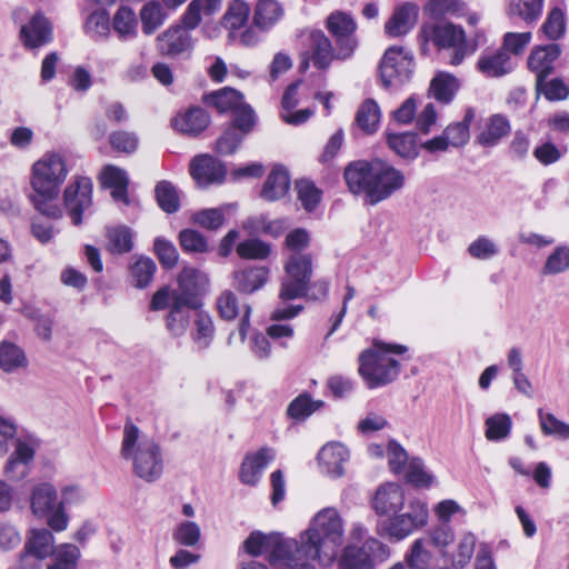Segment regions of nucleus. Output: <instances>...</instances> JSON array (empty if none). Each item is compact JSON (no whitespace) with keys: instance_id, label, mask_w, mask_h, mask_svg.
<instances>
[{"instance_id":"1","label":"nucleus","mask_w":569,"mask_h":569,"mask_svg":"<svg viewBox=\"0 0 569 569\" xmlns=\"http://www.w3.org/2000/svg\"><path fill=\"white\" fill-rule=\"evenodd\" d=\"M345 523L336 508L318 511L296 540L295 553L298 562L316 561L322 568L331 567L343 543Z\"/></svg>"},{"instance_id":"2","label":"nucleus","mask_w":569,"mask_h":569,"mask_svg":"<svg viewBox=\"0 0 569 569\" xmlns=\"http://www.w3.org/2000/svg\"><path fill=\"white\" fill-rule=\"evenodd\" d=\"M68 174L66 157L59 151H47L31 164V193L28 198L38 212L50 219L62 217L63 210L58 199Z\"/></svg>"},{"instance_id":"3","label":"nucleus","mask_w":569,"mask_h":569,"mask_svg":"<svg viewBox=\"0 0 569 569\" xmlns=\"http://www.w3.org/2000/svg\"><path fill=\"white\" fill-rule=\"evenodd\" d=\"M345 180L352 193L365 192L371 204L387 200L406 183L403 172L381 159L350 163L345 170Z\"/></svg>"},{"instance_id":"4","label":"nucleus","mask_w":569,"mask_h":569,"mask_svg":"<svg viewBox=\"0 0 569 569\" xmlns=\"http://www.w3.org/2000/svg\"><path fill=\"white\" fill-rule=\"evenodd\" d=\"M120 455L131 463L132 472L139 479L151 483L161 478L164 459L160 445L132 422L123 427Z\"/></svg>"},{"instance_id":"5","label":"nucleus","mask_w":569,"mask_h":569,"mask_svg":"<svg viewBox=\"0 0 569 569\" xmlns=\"http://www.w3.org/2000/svg\"><path fill=\"white\" fill-rule=\"evenodd\" d=\"M406 351V346L380 340H375L371 347L362 350L358 357V373L366 386L377 389L395 381L401 369L395 356Z\"/></svg>"},{"instance_id":"6","label":"nucleus","mask_w":569,"mask_h":569,"mask_svg":"<svg viewBox=\"0 0 569 569\" xmlns=\"http://www.w3.org/2000/svg\"><path fill=\"white\" fill-rule=\"evenodd\" d=\"M423 43H433L438 48H452L450 64L459 66L466 57L471 56L478 44L467 41L465 30L451 22L425 23L420 29Z\"/></svg>"},{"instance_id":"7","label":"nucleus","mask_w":569,"mask_h":569,"mask_svg":"<svg viewBox=\"0 0 569 569\" xmlns=\"http://www.w3.org/2000/svg\"><path fill=\"white\" fill-rule=\"evenodd\" d=\"M429 510L427 503L418 498L408 501V511L393 513L392 517L380 521L377 526L379 536L400 541L423 528L428 523Z\"/></svg>"},{"instance_id":"8","label":"nucleus","mask_w":569,"mask_h":569,"mask_svg":"<svg viewBox=\"0 0 569 569\" xmlns=\"http://www.w3.org/2000/svg\"><path fill=\"white\" fill-rule=\"evenodd\" d=\"M242 546L244 551L252 557H259L268 552L269 562L274 567H283L286 562L295 563V561H298L295 553V539H281L273 535L253 531L243 541Z\"/></svg>"},{"instance_id":"9","label":"nucleus","mask_w":569,"mask_h":569,"mask_svg":"<svg viewBox=\"0 0 569 569\" xmlns=\"http://www.w3.org/2000/svg\"><path fill=\"white\" fill-rule=\"evenodd\" d=\"M284 272L279 299L284 301L305 297L312 276V256L307 252L290 253Z\"/></svg>"},{"instance_id":"10","label":"nucleus","mask_w":569,"mask_h":569,"mask_svg":"<svg viewBox=\"0 0 569 569\" xmlns=\"http://www.w3.org/2000/svg\"><path fill=\"white\" fill-rule=\"evenodd\" d=\"M413 56L402 47L386 50L380 66V78L385 88L405 84L413 72Z\"/></svg>"},{"instance_id":"11","label":"nucleus","mask_w":569,"mask_h":569,"mask_svg":"<svg viewBox=\"0 0 569 569\" xmlns=\"http://www.w3.org/2000/svg\"><path fill=\"white\" fill-rule=\"evenodd\" d=\"M389 557L388 547L376 538L365 540L362 547L348 545L338 560L340 569H375L372 558L380 561Z\"/></svg>"},{"instance_id":"12","label":"nucleus","mask_w":569,"mask_h":569,"mask_svg":"<svg viewBox=\"0 0 569 569\" xmlns=\"http://www.w3.org/2000/svg\"><path fill=\"white\" fill-rule=\"evenodd\" d=\"M38 447L39 442L32 436L18 438L4 465V476L11 481H21L27 478L31 472Z\"/></svg>"},{"instance_id":"13","label":"nucleus","mask_w":569,"mask_h":569,"mask_svg":"<svg viewBox=\"0 0 569 569\" xmlns=\"http://www.w3.org/2000/svg\"><path fill=\"white\" fill-rule=\"evenodd\" d=\"M327 29L336 40L337 59H349L358 46L355 37L357 23L353 18L347 12L335 11L327 19Z\"/></svg>"},{"instance_id":"14","label":"nucleus","mask_w":569,"mask_h":569,"mask_svg":"<svg viewBox=\"0 0 569 569\" xmlns=\"http://www.w3.org/2000/svg\"><path fill=\"white\" fill-rule=\"evenodd\" d=\"M92 188L93 186L90 178L77 176L64 189V207L76 226L81 223L82 213L89 209L92 203Z\"/></svg>"},{"instance_id":"15","label":"nucleus","mask_w":569,"mask_h":569,"mask_svg":"<svg viewBox=\"0 0 569 569\" xmlns=\"http://www.w3.org/2000/svg\"><path fill=\"white\" fill-rule=\"evenodd\" d=\"M348 448L339 441H330L321 447L317 460L321 473L337 479L345 475V465L349 461Z\"/></svg>"},{"instance_id":"16","label":"nucleus","mask_w":569,"mask_h":569,"mask_svg":"<svg viewBox=\"0 0 569 569\" xmlns=\"http://www.w3.org/2000/svg\"><path fill=\"white\" fill-rule=\"evenodd\" d=\"M560 53L561 48L557 43L536 46L531 50L527 66L529 70L535 73L538 86L553 72Z\"/></svg>"},{"instance_id":"17","label":"nucleus","mask_w":569,"mask_h":569,"mask_svg":"<svg viewBox=\"0 0 569 569\" xmlns=\"http://www.w3.org/2000/svg\"><path fill=\"white\" fill-rule=\"evenodd\" d=\"M194 46L190 31L181 26H171L157 38L158 50L166 56L189 53Z\"/></svg>"},{"instance_id":"18","label":"nucleus","mask_w":569,"mask_h":569,"mask_svg":"<svg viewBox=\"0 0 569 569\" xmlns=\"http://www.w3.org/2000/svg\"><path fill=\"white\" fill-rule=\"evenodd\" d=\"M190 173L199 186L206 187L211 183H221L227 170L217 158L210 154H201L191 161Z\"/></svg>"},{"instance_id":"19","label":"nucleus","mask_w":569,"mask_h":569,"mask_svg":"<svg viewBox=\"0 0 569 569\" xmlns=\"http://www.w3.org/2000/svg\"><path fill=\"white\" fill-rule=\"evenodd\" d=\"M86 500L84 490L77 485H68L61 489V498L57 510L49 517L48 526L54 531H63L68 528L69 516L66 508L78 506Z\"/></svg>"},{"instance_id":"20","label":"nucleus","mask_w":569,"mask_h":569,"mask_svg":"<svg viewBox=\"0 0 569 569\" xmlns=\"http://www.w3.org/2000/svg\"><path fill=\"white\" fill-rule=\"evenodd\" d=\"M270 278L266 266H250L236 270L232 274L233 288L243 295H252L262 289Z\"/></svg>"},{"instance_id":"21","label":"nucleus","mask_w":569,"mask_h":569,"mask_svg":"<svg viewBox=\"0 0 569 569\" xmlns=\"http://www.w3.org/2000/svg\"><path fill=\"white\" fill-rule=\"evenodd\" d=\"M284 17L278 0H257L252 9V24L262 33L271 31Z\"/></svg>"},{"instance_id":"22","label":"nucleus","mask_w":569,"mask_h":569,"mask_svg":"<svg viewBox=\"0 0 569 569\" xmlns=\"http://www.w3.org/2000/svg\"><path fill=\"white\" fill-rule=\"evenodd\" d=\"M20 38L24 47L40 48L52 40V28L49 20L40 12L21 27Z\"/></svg>"},{"instance_id":"23","label":"nucleus","mask_w":569,"mask_h":569,"mask_svg":"<svg viewBox=\"0 0 569 569\" xmlns=\"http://www.w3.org/2000/svg\"><path fill=\"white\" fill-rule=\"evenodd\" d=\"M406 501L401 486L392 482L380 486L373 498V509L378 515H393L399 512Z\"/></svg>"},{"instance_id":"24","label":"nucleus","mask_w":569,"mask_h":569,"mask_svg":"<svg viewBox=\"0 0 569 569\" xmlns=\"http://www.w3.org/2000/svg\"><path fill=\"white\" fill-rule=\"evenodd\" d=\"M510 130L511 126L507 117L500 113L491 114L482 120L476 140L485 148H492L507 137Z\"/></svg>"},{"instance_id":"25","label":"nucleus","mask_w":569,"mask_h":569,"mask_svg":"<svg viewBox=\"0 0 569 569\" xmlns=\"http://www.w3.org/2000/svg\"><path fill=\"white\" fill-rule=\"evenodd\" d=\"M419 8L415 3H403L393 10L385 24V32L392 38L407 34L417 23Z\"/></svg>"},{"instance_id":"26","label":"nucleus","mask_w":569,"mask_h":569,"mask_svg":"<svg viewBox=\"0 0 569 569\" xmlns=\"http://www.w3.org/2000/svg\"><path fill=\"white\" fill-rule=\"evenodd\" d=\"M276 453L270 448H261L246 456L240 470V479L244 485L254 486L260 480L267 466L274 459Z\"/></svg>"},{"instance_id":"27","label":"nucleus","mask_w":569,"mask_h":569,"mask_svg":"<svg viewBox=\"0 0 569 569\" xmlns=\"http://www.w3.org/2000/svg\"><path fill=\"white\" fill-rule=\"evenodd\" d=\"M202 274L193 268H184L178 277V291H173V300L188 305L189 308L200 307L198 299L199 283Z\"/></svg>"},{"instance_id":"28","label":"nucleus","mask_w":569,"mask_h":569,"mask_svg":"<svg viewBox=\"0 0 569 569\" xmlns=\"http://www.w3.org/2000/svg\"><path fill=\"white\" fill-rule=\"evenodd\" d=\"M31 510L40 518L49 517L57 510V490L50 482H41L33 487L30 497Z\"/></svg>"},{"instance_id":"29","label":"nucleus","mask_w":569,"mask_h":569,"mask_svg":"<svg viewBox=\"0 0 569 569\" xmlns=\"http://www.w3.org/2000/svg\"><path fill=\"white\" fill-rule=\"evenodd\" d=\"M478 70L488 78H498L511 72L515 63L511 57L505 50L483 53L478 62Z\"/></svg>"},{"instance_id":"30","label":"nucleus","mask_w":569,"mask_h":569,"mask_svg":"<svg viewBox=\"0 0 569 569\" xmlns=\"http://www.w3.org/2000/svg\"><path fill=\"white\" fill-rule=\"evenodd\" d=\"M209 122L210 118L208 113L199 107L190 108L172 119L173 128L189 136L199 134L208 127Z\"/></svg>"},{"instance_id":"31","label":"nucleus","mask_w":569,"mask_h":569,"mask_svg":"<svg viewBox=\"0 0 569 569\" xmlns=\"http://www.w3.org/2000/svg\"><path fill=\"white\" fill-rule=\"evenodd\" d=\"M222 0H192L181 17V27L194 30L201 22L202 13L211 16L220 10Z\"/></svg>"},{"instance_id":"32","label":"nucleus","mask_w":569,"mask_h":569,"mask_svg":"<svg viewBox=\"0 0 569 569\" xmlns=\"http://www.w3.org/2000/svg\"><path fill=\"white\" fill-rule=\"evenodd\" d=\"M100 179L104 187L112 189L111 196L114 200L128 202L129 178L126 170L107 164L101 171Z\"/></svg>"},{"instance_id":"33","label":"nucleus","mask_w":569,"mask_h":569,"mask_svg":"<svg viewBox=\"0 0 569 569\" xmlns=\"http://www.w3.org/2000/svg\"><path fill=\"white\" fill-rule=\"evenodd\" d=\"M290 188V178L281 166H274L261 189V197L267 201H276L286 196Z\"/></svg>"},{"instance_id":"34","label":"nucleus","mask_w":569,"mask_h":569,"mask_svg":"<svg viewBox=\"0 0 569 569\" xmlns=\"http://www.w3.org/2000/svg\"><path fill=\"white\" fill-rule=\"evenodd\" d=\"M249 16L250 8L246 1L232 0L229 3L221 23L223 28L229 31L230 38H237V33L247 26Z\"/></svg>"},{"instance_id":"35","label":"nucleus","mask_w":569,"mask_h":569,"mask_svg":"<svg viewBox=\"0 0 569 569\" xmlns=\"http://www.w3.org/2000/svg\"><path fill=\"white\" fill-rule=\"evenodd\" d=\"M53 543V535L48 529H32L26 542V556L22 559L28 556L44 559L53 553L56 548Z\"/></svg>"},{"instance_id":"36","label":"nucleus","mask_w":569,"mask_h":569,"mask_svg":"<svg viewBox=\"0 0 569 569\" xmlns=\"http://www.w3.org/2000/svg\"><path fill=\"white\" fill-rule=\"evenodd\" d=\"M112 28L119 40H133L138 36V19L133 9L120 6L113 14Z\"/></svg>"},{"instance_id":"37","label":"nucleus","mask_w":569,"mask_h":569,"mask_svg":"<svg viewBox=\"0 0 569 569\" xmlns=\"http://www.w3.org/2000/svg\"><path fill=\"white\" fill-rule=\"evenodd\" d=\"M192 309L194 310V317L191 337L198 349H206L214 338V325L211 316L201 310L200 307Z\"/></svg>"},{"instance_id":"38","label":"nucleus","mask_w":569,"mask_h":569,"mask_svg":"<svg viewBox=\"0 0 569 569\" xmlns=\"http://www.w3.org/2000/svg\"><path fill=\"white\" fill-rule=\"evenodd\" d=\"M142 32L153 34L168 19L166 8L158 0L146 2L139 12Z\"/></svg>"},{"instance_id":"39","label":"nucleus","mask_w":569,"mask_h":569,"mask_svg":"<svg viewBox=\"0 0 569 569\" xmlns=\"http://www.w3.org/2000/svg\"><path fill=\"white\" fill-rule=\"evenodd\" d=\"M388 147L400 158L413 160L419 154L417 134L415 132L387 133Z\"/></svg>"},{"instance_id":"40","label":"nucleus","mask_w":569,"mask_h":569,"mask_svg":"<svg viewBox=\"0 0 569 569\" xmlns=\"http://www.w3.org/2000/svg\"><path fill=\"white\" fill-rule=\"evenodd\" d=\"M206 101L208 104L213 106L220 113H232L244 102L243 96L230 87H224L209 93Z\"/></svg>"},{"instance_id":"41","label":"nucleus","mask_w":569,"mask_h":569,"mask_svg":"<svg viewBox=\"0 0 569 569\" xmlns=\"http://www.w3.org/2000/svg\"><path fill=\"white\" fill-rule=\"evenodd\" d=\"M541 31L549 40H558L566 32V3L563 1L553 6L543 24Z\"/></svg>"},{"instance_id":"42","label":"nucleus","mask_w":569,"mask_h":569,"mask_svg":"<svg viewBox=\"0 0 569 569\" xmlns=\"http://www.w3.org/2000/svg\"><path fill=\"white\" fill-rule=\"evenodd\" d=\"M485 436L489 441H503L511 432L512 419L508 413L497 412L485 421Z\"/></svg>"},{"instance_id":"43","label":"nucleus","mask_w":569,"mask_h":569,"mask_svg":"<svg viewBox=\"0 0 569 569\" xmlns=\"http://www.w3.org/2000/svg\"><path fill=\"white\" fill-rule=\"evenodd\" d=\"M171 536L178 546L192 548L201 540V528L192 520H181L173 527Z\"/></svg>"},{"instance_id":"44","label":"nucleus","mask_w":569,"mask_h":569,"mask_svg":"<svg viewBox=\"0 0 569 569\" xmlns=\"http://www.w3.org/2000/svg\"><path fill=\"white\" fill-rule=\"evenodd\" d=\"M458 88L459 82L453 76L441 72L432 79L430 92L437 101L447 104L452 101Z\"/></svg>"},{"instance_id":"45","label":"nucleus","mask_w":569,"mask_h":569,"mask_svg":"<svg viewBox=\"0 0 569 569\" xmlns=\"http://www.w3.org/2000/svg\"><path fill=\"white\" fill-rule=\"evenodd\" d=\"M380 118L381 112L378 103L372 99H368L359 107L356 122L363 132L373 133L379 127Z\"/></svg>"},{"instance_id":"46","label":"nucleus","mask_w":569,"mask_h":569,"mask_svg":"<svg viewBox=\"0 0 569 569\" xmlns=\"http://www.w3.org/2000/svg\"><path fill=\"white\" fill-rule=\"evenodd\" d=\"M157 266L151 258L139 257L129 269V274L132 284L136 288L143 289L150 284Z\"/></svg>"},{"instance_id":"47","label":"nucleus","mask_w":569,"mask_h":569,"mask_svg":"<svg viewBox=\"0 0 569 569\" xmlns=\"http://www.w3.org/2000/svg\"><path fill=\"white\" fill-rule=\"evenodd\" d=\"M312 63L318 69H326L330 66L337 52L333 53L331 41L322 32L312 34Z\"/></svg>"},{"instance_id":"48","label":"nucleus","mask_w":569,"mask_h":569,"mask_svg":"<svg viewBox=\"0 0 569 569\" xmlns=\"http://www.w3.org/2000/svg\"><path fill=\"white\" fill-rule=\"evenodd\" d=\"M543 8V0H509L508 12L528 23L537 21Z\"/></svg>"},{"instance_id":"49","label":"nucleus","mask_w":569,"mask_h":569,"mask_svg":"<svg viewBox=\"0 0 569 569\" xmlns=\"http://www.w3.org/2000/svg\"><path fill=\"white\" fill-rule=\"evenodd\" d=\"M26 356L17 345L3 341L0 345V368L6 372H13L26 366Z\"/></svg>"},{"instance_id":"50","label":"nucleus","mask_w":569,"mask_h":569,"mask_svg":"<svg viewBox=\"0 0 569 569\" xmlns=\"http://www.w3.org/2000/svg\"><path fill=\"white\" fill-rule=\"evenodd\" d=\"M53 562L48 569H77L80 549L72 543H61L54 548Z\"/></svg>"},{"instance_id":"51","label":"nucleus","mask_w":569,"mask_h":569,"mask_svg":"<svg viewBox=\"0 0 569 569\" xmlns=\"http://www.w3.org/2000/svg\"><path fill=\"white\" fill-rule=\"evenodd\" d=\"M189 309L188 305L173 300L167 317V328L171 335L179 337L184 333L190 320Z\"/></svg>"},{"instance_id":"52","label":"nucleus","mask_w":569,"mask_h":569,"mask_svg":"<svg viewBox=\"0 0 569 569\" xmlns=\"http://www.w3.org/2000/svg\"><path fill=\"white\" fill-rule=\"evenodd\" d=\"M539 426L545 436L569 439V423L558 419L553 413L538 410Z\"/></svg>"},{"instance_id":"53","label":"nucleus","mask_w":569,"mask_h":569,"mask_svg":"<svg viewBox=\"0 0 569 569\" xmlns=\"http://www.w3.org/2000/svg\"><path fill=\"white\" fill-rule=\"evenodd\" d=\"M108 250L112 253L129 252L133 247L132 233L127 227H112L107 230Z\"/></svg>"},{"instance_id":"54","label":"nucleus","mask_w":569,"mask_h":569,"mask_svg":"<svg viewBox=\"0 0 569 569\" xmlns=\"http://www.w3.org/2000/svg\"><path fill=\"white\" fill-rule=\"evenodd\" d=\"M86 33L94 40L104 39L110 32V18L106 10L93 11L86 20Z\"/></svg>"},{"instance_id":"55","label":"nucleus","mask_w":569,"mask_h":569,"mask_svg":"<svg viewBox=\"0 0 569 569\" xmlns=\"http://www.w3.org/2000/svg\"><path fill=\"white\" fill-rule=\"evenodd\" d=\"M466 4L460 0H429L425 11L431 18H442L445 16H461L465 12Z\"/></svg>"},{"instance_id":"56","label":"nucleus","mask_w":569,"mask_h":569,"mask_svg":"<svg viewBox=\"0 0 569 569\" xmlns=\"http://www.w3.org/2000/svg\"><path fill=\"white\" fill-rule=\"evenodd\" d=\"M567 270H569V246H558L547 257L542 267V273L546 276H555Z\"/></svg>"},{"instance_id":"57","label":"nucleus","mask_w":569,"mask_h":569,"mask_svg":"<svg viewBox=\"0 0 569 569\" xmlns=\"http://www.w3.org/2000/svg\"><path fill=\"white\" fill-rule=\"evenodd\" d=\"M156 198L159 207L163 211L168 213H173L179 210V193L171 182H158V184L156 186Z\"/></svg>"},{"instance_id":"58","label":"nucleus","mask_w":569,"mask_h":569,"mask_svg":"<svg viewBox=\"0 0 569 569\" xmlns=\"http://www.w3.org/2000/svg\"><path fill=\"white\" fill-rule=\"evenodd\" d=\"M236 250L240 258L249 260H264L271 253L270 244L256 238L241 241Z\"/></svg>"},{"instance_id":"59","label":"nucleus","mask_w":569,"mask_h":569,"mask_svg":"<svg viewBox=\"0 0 569 569\" xmlns=\"http://www.w3.org/2000/svg\"><path fill=\"white\" fill-rule=\"evenodd\" d=\"M468 253L477 260H490L499 254V244L487 236H479L467 248Z\"/></svg>"},{"instance_id":"60","label":"nucleus","mask_w":569,"mask_h":569,"mask_svg":"<svg viewBox=\"0 0 569 569\" xmlns=\"http://www.w3.org/2000/svg\"><path fill=\"white\" fill-rule=\"evenodd\" d=\"M232 122L229 126L234 128L240 134L246 137L249 134L256 124V114L253 109L243 102L236 111L232 112Z\"/></svg>"},{"instance_id":"61","label":"nucleus","mask_w":569,"mask_h":569,"mask_svg":"<svg viewBox=\"0 0 569 569\" xmlns=\"http://www.w3.org/2000/svg\"><path fill=\"white\" fill-rule=\"evenodd\" d=\"M296 190L299 201L307 211H312L320 202L321 191L312 181L307 179L297 181Z\"/></svg>"},{"instance_id":"62","label":"nucleus","mask_w":569,"mask_h":569,"mask_svg":"<svg viewBox=\"0 0 569 569\" xmlns=\"http://www.w3.org/2000/svg\"><path fill=\"white\" fill-rule=\"evenodd\" d=\"M192 220L202 228L217 230L224 222V211L221 208L203 209L196 212Z\"/></svg>"},{"instance_id":"63","label":"nucleus","mask_w":569,"mask_h":569,"mask_svg":"<svg viewBox=\"0 0 569 569\" xmlns=\"http://www.w3.org/2000/svg\"><path fill=\"white\" fill-rule=\"evenodd\" d=\"M475 546L476 537L470 532L463 535L459 541L458 550L452 557V566L459 569L466 567L473 555Z\"/></svg>"},{"instance_id":"64","label":"nucleus","mask_w":569,"mask_h":569,"mask_svg":"<svg viewBox=\"0 0 569 569\" xmlns=\"http://www.w3.org/2000/svg\"><path fill=\"white\" fill-rule=\"evenodd\" d=\"M532 38L531 32H507L503 36V43L501 50H505L509 56L521 54Z\"/></svg>"}]
</instances>
